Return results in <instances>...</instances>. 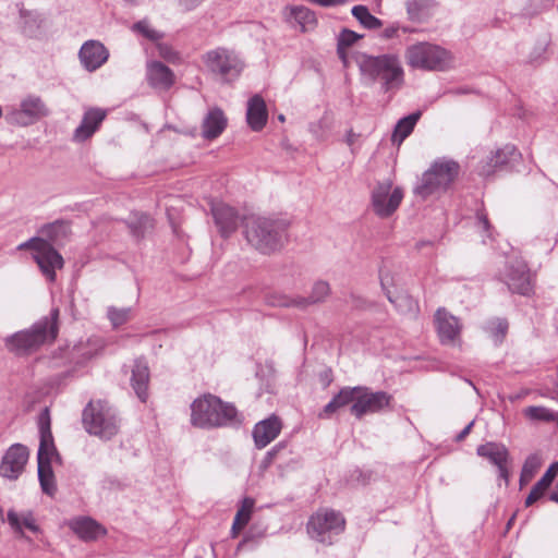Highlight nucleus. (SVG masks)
I'll return each mask as SVG.
<instances>
[{"label": "nucleus", "mask_w": 558, "mask_h": 558, "mask_svg": "<svg viewBox=\"0 0 558 558\" xmlns=\"http://www.w3.org/2000/svg\"><path fill=\"white\" fill-rule=\"evenodd\" d=\"M435 325L442 344H454L460 339L462 327L459 319L445 308L437 310Z\"/></svg>", "instance_id": "obj_19"}, {"label": "nucleus", "mask_w": 558, "mask_h": 558, "mask_svg": "<svg viewBox=\"0 0 558 558\" xmlns=\"http://www.w3.org/2000/svg\"><path fill=\"white\" fill-rule=\"evenodd\" d=\"M160 54L163 57V58H167V59H170V50L168 48H161L160 49Z\"/></svg>", "instance_id": "obj_61"}, {"label": "nucleus", "mask_w": 558, "mask_h": 558, "mask_svg": "<svg viewBox=\"0 0 558 558\" xmlns=\"http://www.w3.org/2000/svg\"><path fill=\"white\" fill-rule=\"evenodd\" d=\"M29 452L26 446L12 445L5 452L0 464V475L10 481L17 480L25 470Z\"/></svg>", "instance_id": "obj_15"}, {"label": "nucleus", "mask_w": 558, "mask_h": 558, "mask_svg": "<svg viewBox=\"0 0 558 558\" xmlns=\"http://www.w3.org/2000/svg\"><path fill=\"white\" fill-rule=\"evenodd\" d=\"M287 448L286 442H279L275 447H272L265 456L266 460L270 461V463L274 462L277 454Z\"/></svg>", "instance_id": "obj_53"}, {"label": "nucleus", "mask_w": 558, "mask_h": 558, "mask_svg": "<svg viewBox=\"0 0 558 558\" xmlns=\"http://www.w3.org/2000/svg\"><path fill=\"white\" fill-rule=\"evenodd\" d=\"M506 464H507V463H505V464H499V465H497V468H498L499 476H500L502 480H505V482H506V483H508V482H509V471H508V469H507V465H506Z\"/></svg>", "instance_id": "obj_58"}, {"label": "nucleus", "mask_w": 558, "mask_h": 558, "mask_svg": "<svg viewBox=\"0 0 558 558\" xmlns=\"http://www.w3.org/2000/svg\"><path fill=\"white\" fill-rule=\"evenodd\" d=\"M331 293L330 284L325 280H316L312 288L311 292L307 296H295L290 298L286 295H280L269 301V303L274 306H282V307H298L301 310H305L308 306L320 304L326 302L328 296Z\"/></svg>", "instance_id": "obj_14"}, {"label": "nucleus", "mask_w": 558, "mask_h": 558, "mask_svg": "<svg viewBox=\"0 0 558 558\" xmlns=\"http://www.w3.org/2000/svg\"><path fill=\"white\" fill-rule=\"evenodd\" d=\"M356 401L351 405L350 412L356 418L366 414L379 413L390 407L392 397L386 391H372L368 387L357 386Z\"/></svg>", "instance_id": "obj_13"}, {"label": "nucleus", "mask_w": 558, "mask_h": 558, "mask_svg": "<svg viewBox=\"0 0 558 558\" xmlns=\"http://www.w3.org/2000/svg\"><path fill=\"white\" fill-rule=\"evenodd\" d=\"M387 299L401 314L415 315L418 311L417 301L403 290H397L395 293H387Z\"/></svg>", "instance_id": "obj_35"}, {"label": "nucleus", "mask_w": 558, "mask_h": 558, "mask_svg": "<svg viewBox=\"0 0 558 558\" xmlns=\"http://www.w3.org/2000/svg\"><path fill=\"white\" fill-rule=\"evenodd\" d=\"M49 109L39 96L27 95L21 100L20 107H11L5 113L9 124L27 126L47 117Z\"/></svg>", "instance_id": "obj_11"}, {"label": "nucleus", "mask_w": 558, "mask_h": 558, "mask_svg": "<svg viewBox=\"0 0 558 558\" xmlns=\"http://www.w3.org/2000/svg\"><path fill=\"white\" fill-rule=\"evenodd\" d=\"M203 61L223 83L236 80L244 68L243 61L234 51L221 47L207 51Z\"/></svg>", "instance_id": "obj_9"}, {"label": "nucleus", "mask_w": 558, "mask_h": 558, "mask_svg": "<svg viewBox=\"0 0 558 558\" xmlns=\"http://www.w3.org/2000/svg\"><path fill=\"white\" fill-rule=\"evenodd\" d=\"M82 420L86 432L101 439H111L120 428L114 409L102 401H90L83 410Z\"/></svg>", "instance_id": "obj_5"}, {"label": "nucleus", "mask_w": 558, "mask_h": 558, "mask_svg": "<svg viewBox=\"0 0 558 558\" xmlns=\"http://www.w3.org/2000/svg\"><path fill=\"white\" fill-rule=\"evenodd\" d=\"M513 520H514V517H512V518L509 520V522H508V524H507V526H508V527H510V525H512Z\"/></svg>", "instance_id": "obj_64"}, {"label": "nucleus", "mask_w": 558, "mask_h": 558, "mask_svg": "<svg viewBox=\"0 0 558 558\" xmlns=\"http://www.w3.org/2000/svg\"><path fill=\"white\" fill-rule=\"evenodd\" d=\"M7 521L11 530L17 536L27 542H31V538L25 535L24 529H27L33 533H38L40 531L33 512L29 510L16 512L14 509H10L7 513Z\"/></svg>", "instance_id": "obj_23"}, {"label": "nucleus", "mask_w": 558, "mask_h": 558, "mask_svg": "<svg viewBox=\"0 0 558 558\" xmlns=\"http://www.w3.org/2000/svg\"><path fill=\"white\" fill-rule=\"evenodd\" d=\"M287 448L286 442H279L275 447H272L265 456L266 460L270 461V463L274 462L277 454Z\"/></svg>", "instance_id": "obj_52"}, {"label": "nucleus", "mask_w": 558, "mask_h": 558, "mask_svg": "<svg viewBox=\"0 0 558 558\" xmlns=\"http://www.w3.org/2000/svg\"><path fill=\"white\" fill-rule=\"evenodd\" d=\"M352 15L366 28L376 29L381 26V21L371 14L365 5H354Z\"/></svg>", "instance_id": "obj_41"}, {"label": "nucleus", "mask_w": 558, "mask_h": 558, "mask_svg": "<svg viewBox=\"0 0 558 558\" xmlns=\"http://www.w3.org/2000/svg\"><path fill=\"white\" fill-rule=\"evenodd\" d=\"M204 0H179L180 5L190 11L198 7Z\"/></svg>", "instance_id": "obj_56"}, {"label": "nucleus", "mask_w": 558, "mask_h": 558, "mask_svg": "<svg viewBox=\"0 0 558 558\" xmlns=\"http://www.w3.org/2000/svg\"><path fill=\"white\" fill-rule=\"evenodd\" d=\"M39 448L37 462L51 463L53 458L59 459L51 433V420L48 408H45L38 416Z\"/></svg>", "instance_id": "obj_16"}, {"label": "nucleus", "mask_w": 558, "mask_h": 558, "mask_svg": "<svg viewBox=\"0 0 558 558\" xmlns=\"http://www.w3.org/2000/svg\"><path fill=\"white\" fill-rule=\"evenodd\" d=\"M344 526L345 520L340 512L322 509L310 518L307 533L313 539L330 545L332 537L342 533Z\"/></svg>", "instance_id": "obj_10"}, {"label": "nucleus", "mask_w": 558, "mask_h": 558, "mask_svg": "<svg viewBox=\"0 0 558 558\" xmlns=\"http://www.w3.org/2000/svg\"><path fill=\"white\" fill-rule=\"evenodd\" d=\"M380 286L385 294L395 293L398 289L395 277L388 271L381 269L379 272Z\"/></svg>", "instance_id": "obj_49"}, {"label": "nucleus", "mask_w": 558, "mask_h": 558, "mask_svg": "<svg viewBox=\"0 0 558 558\" xmlns=\"http://www.w3.org/2000/svg\"><path fill=\"white\" fill-rule=\"evenodd\" d=\"M517 150L514 146L507 145L504 148L497 149L488 159L489 170L486 172L490 173L492 169H496L506 165L515 155Z\"/></svg>", "instance_id": "obj_43"}, {"label": "nucleus", "mask_w": 558, "mask_h": 558, "mask_svg": "<svg viewBox=\"0 0 558 558\" xmlns=\"http://www.w3.org/2000/svg\"><path fill=\"white\" fill-rule=\"evenodd\" d=\"M132 31L150 41H158L163 37V34L154 29L146 20L133 24Z\"/></svg>", "instance_id": "obj_45"}, {"label": "nucleus", "mask_w": 558, "mask_h": 558, "mask_svg": "<svg viewBox=\"0 0 558 558\" xmlns=\"http://www.w3.org/2000/svg\"><path fill=\"white\" fill-rule=\"evenodd\" d=\"M476 218H477L478 226L484 231H488L489 228H490V225H489V221H488V218H487L486 214H484L483 211H478L477 215H476Z\"/></svg>", "instance_id": "obj_55"}, {"label": "nucleus", "mask_w": 558, "mask_h": 558, "mask_svg": "<svg viewBox=\"0 0 558 558\" xmlns=\"http://www.w3.org/2000/svg\"><path fill=\"white\" fill-rule=\"evenodd\" d=\"M105 347L104 340L99 337L88 338L85 342H80L72 350V357L76 364H84L94 356L98 355Z\"/></svg>", "instance_id": "obj_29"}, {"label": "nucleus", "mask_w": 558, "mask_h": 558, "mask_svg": "<svg viewBox=\"0 0 558 558\" xmlns=\"http://www.w3.org/2000/svg\"><path fill=\"white\" fill-rule=\"evenodd\" d=\"M437 3L435 0H407L405 8L409 20L422 23L427 21L434 13Z\"/></svg>", "instance_id": "obj_32"}, {"label": "nucleus", "mask_w": 558, "mask_h": 558, "mask_svg": "<svg viewBox=\"0 0 558 558\" xmlns=\"http://www.w3.org/2000/svg\"><path fill=\"white\" fill-rule=\"evenodd\" d=\"M356 136H357V135H356L352 130H350V131L347 133V140H345V141H347V144H348L349 146H352V145L354 144V142H355Z\"/></svg>", "instance_id": "obj_59"}, {"label": "nucleus", "mask_w": 558, "mask_h": 558, "mask_svg": "<svg viewBox=\"0 0 558 558\" xmlns=\"http://www.w3.org/2000/svg\"><path fill=\"white\" fill-rule=\"evenodd\" d=\"M286 16L289 23L299 25L302 32L313 29L317 23L314 12L303 5L287 8Z\"/></svg>", "instance_id": "obj_33"}, {"label": "nucleus", "mask_w": 558, "mask_h": 558, "mask_svg": "<svg viewBox=\"0 0 558 558\" xmlns=\"http://www.w3.org/2000/svg\"><path fill=\"white\" fill-rule=\"evenodd\" d=\"M508 322L501 318H495L487 323L485 330L493 339L495 344H500L508 331Z\"/></svg>", "instance_id": "obj_42"}, {"label": "nucleus", "mask_w": 558, "mask_h": 558, "mask_svg": "<svg viewBox=\"0 0 558 558\" xmlns=\"http://www.w3.org/2000/svg\"><path fill=\"white\" fill-rule=\"evenodd\" d=\"M287 448L286 442H279L275 447H272L265 456L266 460L270 461V463L274 462L277 454Z\"/></svg>", "instance_id": "obj_54"}, {"label": "nucleus", "mask_w": 558, "mask_h": 558, "mask_svg": "<svg viewBox=\"0 0 558 558\" xmlns=\"http://www.w3.org/2000/svg\"><path fill=\"white\" fill-rule=\"evenodd\" d=\"M474 425V421L470 422L457 436V441H462L470 433Z\"/></svg>", "instance_id": "obj_57"}, {"label": "nucleus", "mask_w": 558, "mask_h": 558, "mask_svg": "<svg viewBox=\"0 0 558 558\" xmlns=\"http://www.w3.org/2000/svg\"><path fill=\"white\" fill-rule=\"evenodd\" d=\"M270 461L266 460V458H264L263 462H262V465L264 469L268 468L270 465Z\"/></svg>", "instance_id": "obj_62"}, {"label": "nucleus", "mask_w": 558, "mask_h": 558, "mask_svg": "<svg viewBox=\"0 0 558 558\" xmlns=\"http://www.w3.org/2000/svg\"><path fill=\"white\" fill-rule=\"evenodd\" d=\"M282 428L281 420L272 414L255 424L253 439L257 449H263L278 437Z\"/></svg>", "instance_id": "obj_22"}, {"label": "nucleus", "mask_w": 558, "mask_h": 558, "mask_svg": "<svg viewBox=\"0 0 558 558\" xmlns=\"http://www.w3.org/2000/svg\"><path fill=\"white\" fill-rule=\"evenodd\" d=\"M405 57L410 66L428 71H444L451 62L446 49L429 43L408 47Z\"/></svg>", "instance_id": "obj_8"}, {"label": "nucleus", "mask_w": 558, "mask_h": 558, "mask_svg": "<svg viewBox=\"0 0 558 558\" xmlns=\"http://www.w3.org/2000/svg\"><path fill=\"white\" fill-rule=\"evenodd\" d=\"M476 453L489 460V462L496 466L507 463L509 457L508 449L505 445L493 441L478 446Z\"/></svg>", "instance_id": "obj_34"}, {"label": "nucleus", "mask_w": 558, "mask_h": 558, "mask_svg": "<svg viewBox=\"0 0 558 558\" xmlns=\"http://www.w3.org/2000/svg\"><path fill=\"white\" fill-rule=\"evenodd\" d=\"M558 474V462H554L541 477L542 481L547 483L549 486L553 484L555 477Z\"/></svg>", "instance_id": "obj_50"}, {"label": "nucleus", "mask_w": 558, "mask_h": 558, "mask_svg": "<svg viewBox=\"0 0 558 558\" xmlns=\"http://www.w3.org/2000/svg\"><path fill=\"white\" fill-rule=\"evenodd\" d=\"M131 233L140 239L154 227V220L150 216L143 213H133L126 220Z\"/></svg>", "instance_id": "obj_37"}, {"label": "nucleus", "mask_w": 558, "mask_h": 558, "mask_svg": "<svg viewBox=\"0 0 558 558\" xmlns=\"http://www.w3.org/2000/svg\"><path fill=\"white\" fill-rule=\"evenodd\" d=\"M19 251H32V257L38 265L41 274L53 282L57 278V269L63 268L64 259L51 243L41 238H31L19 244Z\"/></svg>", "instance_id": "obj_7"}, {"label": "nucleus", "mask_w": 558, "mask_h": 558, "mask_svg": "<svg viewBox=\"0 0 558 558\" xmlns=\"http://www.w3.org/2000/svg\"><path fill=\"white\" fill-rule=\"evenodd\" d=\"M421 116V111H415L407 117L401 118L395 126L392 142L401 144L413 132L414 126L416 125Z\"/></svg>", "instance_id": "obj_36"}, {"label": "nucleus", "mask_w": 558, "mask_h": 558, "mask_svg": "<svg viewBox=\"0 0 558 558\" xmlns=\"http://www.w3.org/2000/svg\"><path fill=\"white\" fill-rule=\"evenodd\" d=\"M402 198V189L395 187L392 190V181L389 179L378 182L372 191V206L380 218L391 216L401 204Z\"/></svg>", "instance_id": "obj_12"}, {"label": "nucleus", "mask_w": 558, "mask_h": 558, "mask_svg": "<svg viewBox=\"0 0 558 558\" xmlns=\"http://www.w3.org/2000/svg\"><path fill=\"white\" fill-rule=\"evenodd\" d=\"M459 169L458 162L453 160L435 161L423 173L421 183L414 192L423 198L446 192L458 177Z\"/></svg>", "instance_id": "obj_6"}, {"label": "nucleus", "mask_w": 558, "mask_h": 558, "mask_svg": "<svg viewBox=\"0 0 558 558\" xmlns=\"http://www.w3.org/2000/svg\"><path fill=\"white\" fill-rule=\"evenodd\" d=\"M211 214L222 238L227 239L235 232L240 222L235 208L225 203H215L211 205Z\"/></svg>", "instance_id": "obj_20"}, {"label": "nucleus", "mask_w": 558, "mask_h": 558, "mask_svg": "<svg viewBox=\"0 0 558 558\" xmlns=\"http://www.w3.org/2000/svg\"><path fill=\"white\" fill-rule=\"evenodd\" d=\"M506 283L513 293L527 295L532 291L530 271L523 262L515 260L507 270Z\"/></svg>", "instance_id": "obj_21"}, {"label": "nucleus", "mask_w": 558, "mask_h": 558, "mask_svg": "<svg viewBox=\"0 0 558 558\" xmlns=\"http://www.w3.org/2000/svg\"><path fill=\"white\" fill-rule=\"evenodd\" d=\"M146 77L151 87L162 90H168L174 84V73L160 61L147 63Z\"/></svg>", "instance_id": "obj_24"}, {"label": "nucleus", "mask_w": 558, "mask_h": 558, "mask_svg": "<svg viewBox=\"0 0 558 558\" xmlns=\"http://www.w3.org/2000/svg\"><path fill=\"white\" fill-rule=\"evenodd\" d=\"M149 367L144 359H136L132 367L131 386L137 398L145 402L148 398Z\"/></svg>", "instance_id": "obj_25"}, {"label": "nucleus", "mask_w": 558, "mask_h": 558, "mask_svg": "<svg viewBox=\"0 0 558 558\" xmlns=\"http://www.w3.org/2000/svg\"><path fill=\"white\" fill-rule=\"evenodd\" d=\"M549 500L558 504V485L556 484L555 490L550 493Z\"/></svg>", "instance_id": "obj_60"}, {"label": "nucleus", "mask_w": 558, "mask_h": 558, "mask_svg": "<svg viewBox=\"0 0 558 558\" xmlns=\"http://www.w3.org/2000/svg\"><path fill=\"white\" fill-rule=\"evenodd\" d=\"M550 486L541 478L533 485L530 494L525 499V507L532 506L539 500Z\"/></svg>", "instance_id": "obj_48"}, {"label": "nucleus", "mask_w": 558, "mask_h": 558, "mask_svg": "<svg viewBox=\"0 0 558 558\" xmlns=\"http://www.w3.org/2000/svg\"><path fill=\"white\" fill-rule=\"evenodd\" d=\"M38 478L43 492L52 497L57 492V486L51 463L38 462Z\"/></svg>", "instance_id": "obj_39"}, {"label": "nucleus", "mask_w": 558, "mask_h": 558, "mask_svg": "<svg viewBox=\"0 0 558 558\" xmlns=\"http://www.w3.org/2000/svg\"><path fill=\"white\" fill-rule=\"evenodd\" d=\"M108 58V49L102 43L95 39L85 41L78 51L80 62L87 72H95L101 68Z\"/></svg>", "instance_id": "obj_17"}, {"label": "nucleus", "mask_w": 558, "mask_h": 558, "mask_svg": "<svg viewBox=\"0 0 558 558\" xmlns=\"http://www.w3.org/2000/svg\"><path fill=\"white\" fill-rule=\"evenodd\" d=\"M227 126V118L219 108L210 109L203 120L202 135L204 138H217Z\"/></svg>", "instance_id": "obj_28"}, {"label": "nucleus", "mask_w": 558, "mask_h": 558, "mask_svg": "<svg viewBox=\"0 0 558 558\" xmlns=\"http://www.w3.org/2000/svg\"><path fill=\"white\" fill-rule=\"evenodd\" d=\"M254 505V499L250 497H246L242 500L241 506L235 513L232 524L231 532L233 537H235L239 534V532L242 531L251 520Z\"/></svg>", "instance_id": "obj_38"}, {"label": "nucleus", "mask_w": 558, "mask_h": 558, "mask_svg": "<svg viewBox=\"0 0 558 558\" xmlns=\"http://www.w3.org/2000/svg\"><path fill=\"white\" fill-rule=\"evenodd\" d=\"M107 316L114 327H119V326L125 324L130 319L131 308L130 307L117 308L114 306H110V307H108Z\"/></svg>", "instance_id": "obj_47"}, {"label": "nucleus", "mask_w": 558, "mask_h": 558, "mask_svg": "<svg viewBox=\"0 0 558 558\" xmlns=\"http://www.w3.org/2000/svg\"><path fill=\"white\" fill-rule=\"evenodd\" d=\"M58 318L59 308H52L49 316L40 318L29 329L19 331L8 338V348L17 354H25L37 350L45 343L52 342L58 336Z\"/></svg>", "instance_id": "obj_4"}, {"label": "nucleus", "mask_w": 558, "mask_h": 558, "mask_svg": "<svg viewBox=\"0 0 558 558\" xmlns=\"http://www.w3.org/2000/svg\"><path fill=\"white\" fill-rule=\"evenodd\" d=\"M69 527L84 542L96 541L106 534V530L95 520L81 517L69 522Z\"/></svg>", "instance_id": "obj_26"}, {"label": "nucleus", "mask_w": 558, "mask_h": 558, "mask_svg": "<svg viewBox=\"0 0 558 558\" xmlns=\"http://www.w3.org/2000/svg\"><path fill=\"white\" fill-rule=\"evenodd\" d=\"M546 45H539L534 48V50L530 54V61L532 63H538L545 60Z\"/></svg>", "instance_id": "obj_51"}, {"label": "nucleus", "mask_w": 558, "mask_h": 558, "mask_svg": "<svg viewBox=\"0 0 558 558\" xmlns=\"http://www.w3.org/2000/svg\"><path fill=\"white\" fill-rule=\"evenodd\" d=\"M542 463V458L537 453L530 454L525 459L520 474V487L526 485L534 477Z\"/></svg>", "instance_id": "obj_40"}, {"label": "nucleus", "mask_w": 558, "mask_h": 558, "mask_svg": "<svg viewBox=\"0 0 558 558\" xmlns=\"http://www.w3.org/2000/svg\"><path fill=\"white\" fill-rule=\"evenodd\" d=\"M524 415L532 421L551 422L555 413L545 407L532 405L524 409Z\"/></svg>", "instance_id": "obj_44"}, {"label": "nucleus", "mask_w": 558, "mask_h": 558, "mask_svg": "<svg viewBox=\"0 0 558 558\" xmlns=\"http://www.w3.org/2000/svg\"><path fill=\"white\" fill-rule=\"evenodd\" d=\"M191 423L201 428L239 424L236 409L216 396L204 395L191 404Z\"/></svg>", "instance_id": "obj_3"}, {"label": "nucleus", "mask_w": 558, "mask_h": 558, "mask_svg": "<svg viewBox=\"0 0 558 558\" xmlns=\"http://www.w3.org/2000/svg\"><path fill=\"white\" fill-rule=\"evenodd\" d=\"M356 387H343L340 391L324 407L322 412L319 413L320 418L331 416L339 409L354 403L356 401Z\"/></svg>", "instance_id": "obj_30"}, {"label": "nucleus", "mask_w": 558, "mask_h": 558, "mask_svg": "<svg viewBox=\"0 0 558 558\" xmlns=\"http://www.w3.org/2000/svg\"><path fill=\"white\" fill-rule=\"evenodd\" d=\"M268 111L265 104V100L259 95H254L247 101V110H246V121L250 128L258 132L260 131L267 122Z\"/></svg>", "instance_id": "obj_27"}, {"label": "nucleus", "mask_w": 558, "mask_h": 558, "mask_svg": "<svg viewBox=\"0 0 558 558\" xmlns=\"http://www.w3.org/2000/svg\"><path fill=\"white\" fill-rule=\"evenodd\" d=\"M359 38H360V36L356 33L349 31V29L342 31L341 34L339 35L337 51H338L340 59L344 63H347L345 53H344L345 48H349L350 46H352Z\"/></svg>", "instance_id": "obj_46"}, {"label": "nucleus", "mask_w": 558, "mask_h": 558, "mask_svg": "<svg viewBox=\"0 0 558 558\" xmlns=\"http://www.w3.org/2000/svg\"><path fill=\"white\" fill-rule=\"evenodd\" d=\"M395 29H386V37H391L395 34Z\"/></svg>", "instance_id": "obj_63"}, {"label": "nucleus", "mask_w": 558, "mask_h": 558, "mask_svg": "<svg viewBox=\"0 0 558 558\" xmlns=\"http://www.w3.org/2000/svg\"><path fill=\"white\" fill-rule=\"evenodd\" d=\"M243 228L247 244L264 255L280 251L287 241L288 223L281 219L250 216L243 220Z\"/></svg>", "instance_id": "obj_2"}, {"label": "nucleus", "mask_w": 558, "mask_h": 558, "mask_svg": "<svg viewBox=\"0 0 558 558\" xmlns=\"http://www.w3.org/2000/svg\"><path fill=\"white\" fill-rule=\"evenodd\" d=\"M356 63L362 82L366 86L380 84L384 93L399 89L404 81V72L399 58L395 54L369 56L360 53Z\"/></svg>", "instance_id": "obj_1"}, {"label": "nucleus", "mask_w": 558, "mask_h": 558, "mask_svg": "<svg viewBox=\"0 0 558 558\" xmlns=\"http://www.w3.org/2000/svg\"><path fill=\"white\" fill-rule=\"evenodd\" d=\"M70 233V225L64 220H56L47 223L39 229V234L43 240L54 245H62L64 240Z\"/></svg>", "instance_id": "obj_31"}, {"label": "nucleus", "mask_w": 558, "mask_h": 558, "mask_svg": "<svg viewBox=\"0 0 558 558\" xmlns=\"http://www.w3.org/2000/svg\"><path fill=\"white\" fill-rule=\"evenodd\" d=\"M106 117L107 111L105 109L87 108L81 123L73 132L72 141L83 143L89 140L98 131Z\"/></svg>", "instance_id": "obj_18"}]
</instances>
